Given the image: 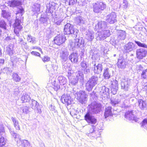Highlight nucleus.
Instances as JSON below:
<instances>
[{
	"instance_id": "f257e3e1",
	"label": "nucleus",
	"mask_w": 147,
	"mask_h": 147,
	"mask_svg": "<svg viewBox=\"0 0 147 147\" xmlns=\"http://www.w3.org/2000/svg\"><path fill=\"white\" fill-rule=\"evenodd\" d=\"M24 12V9L21 8L17 11V12L16 13V19L14 24V32L18 36H20L19 33L23 28V27L21 24L23 21V17H22V16Z\"/></svg>"
},
{
	"instance_id": "f03ea898",
	"label": "nucleus",
	"mask_w": 147,
	"mask_h": 147,
	"mask_svg": "<svg viewBox=\"0 0 147 147\" xmlns=\"http://www.w3.org/2000/svg\"><path fill=\"white\" fill-rule=\"evenodd\" d=\"M78 30L75 29L74 26L69 23H67L65 26L63 30L65 34H73L74 37H76L78 34Z\"/></svg>"
},
{
	"instance_id": "7ed1b4c3",
	"label": "nucleus",
	"mask_w": 147,
	"mask_h": 147,
	"mask_svg": "<svg viewBox=\"0 0 147 147\" xmlns=\"http://www.w3.org/2000/svg\"><path fill=\"white\" fill-rule=\"evenodd\" d=\"M69 83L70 84L75 85L77 83L79 80L81 83L84 82V74L83 73L79 71L77 74L76 78L74 76L69 77Z\"/></svg>"
},
{
	"instance_id": "20e7f679",
	"label": "nucleus",
	"mask_w": 147,
	"mask_h": 147,
	"mask_svg": "<svg viewBox=\"0 0 147 147\" xmlns=\"http://www.w3.org/2000/svg\"><path fill=\"white\" fill-rule=\"evenodd\" d=\"M98 77L95 76H92L86 84V89L88 91H90L93 87L96 85L98 82Z\"/></svg>"
},
{
	"instance_id": "39448f33",
	"label": "nucleus",
	"mask_w": 147,
	"mask_h": 147,
	"mask_svg": "<svg viewBox=\"0 0 147 147\" xmlns=\"http://www.w3.org/2000/svg\"><path fill=\"white\" fill-rule=\"evenodd\" d=\"M89 111L93 114H97L100 112L102 108L100 104L93 102L89 105Z\"/></svg>"
},
{
	"instance_id": "423d86ee",
	"label": "nucleus",
	"mask_w": 147,
	"mask_h": 147,
	"mask_svg": "<svg viewBox=\"0 0 147 147\" xmlns=\"http://www.w3.org/2000/svg\"><path fill=\"white\" fill-rule=\"evenodd\" d=\"M106 7V5L102 2H97L94 4L93 9L94 11L98 13L104 10Z\"/></svg>"
},
{
	"instance_id": "0eeeda50",
	"label": "nucleus",
	"mask_w": 147,
	"mask_h": 147,
	"mask_svg": "<svg viewBox=\"0 0 147 147\" xmlns=\"http://www.w3.org/2000/svg\"><path fill=\"white\" fill-rule=\"evenodd\" d=\"M28 103L30 106L37 113L40 114L41 113V111L40 109L39 104L37 101L32 99L30 100Z\"/></svg>"
},
{
	"instance_id": "6e6552de",
	"label": "nucleus",
	"mask_w": 147,
	"mask_h": 147,
	"mask_svg": "<svg viewBox=\"0 0 147 147\" xmlns=\"http://www.w3.org/2000/svg\"><path fill=\"white\" fill-rule=\"evenodd\" d=\"M77 99L82 104L85 103L87 100V95L85 91H80L77 94Z\"/></svg>"
},
{
	"instance_id": "1a4fd4ad",
	"label": "nucleus",
	"mask_w": 147,
	"mask_h": 147,
	"mask_svg": "<svg viewBox=\"0 0 147 147\" xmlns=\"http://www.w3.org/2000/svg\"><path fill=\"white\" fill-rule=\"evenodd\" d=\"M66 40L65 36L62 35H57L54 38V41L55 44L60 46L63 44Z\"/></svg>"
},
{
	"instance_id": "9d476101",
	"label": "nucleus",
	"mask_w": 147,
	"mask_h": 147,
	"mask_svg": "<svg viewBox=\"0 0 147 147\" xmlns=\"http://www.w3.org/2000/svg\"><path fill=\"white\" fill-rule=\"evenodd\" d=\"M134 113L133 111H128L125 114V117L129 120H134L137 122L138 121L139 119L134 115Z\"/></svg>"
},
{
	"instance_id": "9b49d317",
	"label": "nucleus",
	"mask_w": 147,
	"mask_h": 147,
	"mask_svg": "<svg viewBox=\"0 0 147 147\" xmlns=\"http://www.w3.org/2000/svg\"><path fill=\"white\" fill-rule=\"evenodd\" d=\"M107 28V23L105 21L99 22L97 25L95 26V29L98 32L106 30Z\"/></svg>"
},
{
	"instance_id": "f8f14e48",
	"label": "nucleus",
	"mask_w": 147,
	"mask_h": 147,
	"mask_svg": "<svg viewBox=\"0 0 147 147\" xmlns=\"http://www.w3.org/2000/svg\"><path fill=\"white\" fill-rule=\"evenodd\" d=\"M111 35L110 30H105L99 32L98 37L100 40H103Z\"/></svg>"
},
{
	"instance_id": "ddd939ff",
	"label": "nucleus",
	"mask_w": 147,
	"mask_h": 147,
	"mask_svg": "<svg viewBox=\"0 0 147 147\" xmlns=\"http://www.w3.org/2000/svg\"><path fill=\"white\" fill-rule=\"evenodd\" d=\"M136 53L137 57L139 59H142L146 56L147 52L144 49L141 48L137 50Z\"/></svg>"
},
{
	"instance_id": "4468645a",
	"label": "nucleus",
	"mask_w": 147,
	"mask_h": 147,
	"mask_svg": "<svg viewBox=\"0 0 147 147\" xmlns=\"http://www.w3.org/2000/svg\"><path fill=\"white\" fill-rule=\"evenodd\" d=\"M138 106L140 109L142 111H146L147 110V102L145 100L142 99L138 100Z\"/></svg>"
},
{
	"instance_id": "2eb2a0df",
	"label": "nucleus",
	"mask_w": 147,
	"mask_h": 147,
	"mask_svg": "<svg viewBox=\"0 0 147 147\" xmlns=\"http://www.w3.org/2000/svg\"><path fill=\"white\" fill-rule=\"evenodd\" d=\"M115 13L114 12H112L107 16V21L110 24H113L117 21Z\"/></svg>"
},
{
	"instance_id": "dca6fc26",
	"label": "nucleus",
	"mask_w": 147,
	"mask_h": 147,
	"mask_svg": "<svg viewBox=\"0 0 147 147\" xmlns=\"http://www.w3.org/2000/svg\"><path fill=\"white\" fill-rule=\"evenodd\" d=\"M100 94L104 98H107L109 95V89L105 86H102L100 91Z\"/></svg>"
},
{
	"instance_id": "f3484780",
	"label": "nucleus",
	"mask_w": 147,
	"mask_h": 147,
	"mask_svg": "<svg viewBox=\"0 0 147 147\" xmlns=\"http://www.w3.org/2000/svg\"><path fill=\"white\" fill-rule=\"evenodd\" d=\"M130 83V79L127 78L122 79L121 84L122 88L125 90H127L129 88Z\"/></svg>"
},
{
	"instance_id": "a211bd4d",
	"label": "nucleus",
	"mask_w": 147,
	"mask_h": 147,
	"mask_svg": "<svg viewBox=\"0 0 147 147\" xmlns=\"http://www.w3.org/2000/svg\"><path fill=\"white\" fill-rule=\"evenodd\" d=\"M61 100L63 103H66L67 105L71 103V99L69 94H64L62 96Z\"/></svg>"
},
{
	"instance_id": "6ab92c4d",
	"label": "nucleus",
	"mask_w": 147,
	"mask_h": 147,
	"mask_svg": "<svg viewBox=\"0 0 147 147\" xmlns=\"http://www.w3.org/2000/svg\"><path fill=\"white\" fill-rule=\"evenodd\" d=\"M92 63L93 64H94V73L97 74L100 73L102 70V64L100 63H99L96 66L95 61H92Z\"/></svg>"
},
{
	"instance_id": "aec40b11",
	"label": "nucleus",
	"mask_w": 147,
	"mask_h": 147,
	"mask_svg": "<svg viewBox=\"0 0 147 147\" xmlns=\"http://www.w3.org/2000/svg\"><path fill=\"white\" fill-rule=\"evenodd\" d=\"M124 49L127 52H129L135 49V45L131 42H129L126 44L124 46Z\"/></svg>"
},
{
	"instance_id": "412c9836",
	"label": "nucleus",
	"mask_w": 147,
	"mask_h": 147,
	"mask_svg": "<svg viewBox=\"0 0 147 147\" xmlns=\"http://www.w3.org/2000/svg\"><path fill=\"white\" fill-rule=\"evenodd\" d=\"M78 56L77 53H73L69 56V59L74 63H76L78 61Z\"/></svg>"
},
{
	"instance_id": "4be33fe9",
	"label": "nucleus",
	"mask_w": 147,
	"mask_h": 147,
	"mask_svg": "<svg viewBox=\"0 0 147 147\" xmlns=\"http://www.w3.org/2000/svg\"><path fill=\"white\" fill-rule=\"evenodd\" d=\"M126 37V33L125 31L120 30L118 32L117 40L119 42L124 40Z\"/></svg>"
},
{
	"instance_id": "5701e85b",
	"label": "nucleus",
	"mask_w": 147,
	"mask_h": 147,
	"mask_svg": "<svg viewBox=\"0 0 147 147\" xmlns=\"http://www.w3.org/2000/svg\"><path fill=\"white\" fill-rule=\"evenodd\" d=\"M94 33L93 32L88 31L87 32L85 38L88 40L92 41L94 38Z\"/></svg>"
},
{
	"instance_id": "b1692460",
	"label": "nucleus",
	"mask_w": 147,
	"mask_h": 147,
	"mask_svg": "<svg viewBox=\"0 0 147 147\" xmlns=\"http://www.w3.org/2000/svg\"><path fill=\"white\" fill-rule=\"evenodd\" d=\"M11 119L13 122V125L16 129L17 130H20V127L18 120L16 118L13 117H11Z\"/></svg>"
},
{
	"instance_id": "393cba45",
	"label": "nucleus",
	"mask_w": 147,
	"mask_h": 147,
	"mask_svg": "<svg viewBox=\"0 0 147 147\" xmlns=\"http://www.w3.org/2000/svg\"><path fill=\"white\" fill-rule=\"evenodd\" d=\"M112 115V107L109 106L106 107L105 110L104 116L105 118H107L109 116Z\"/></svg>"
},
{
	"instance_id": "a878e982",
	"label": "nucleus",
	"mask_w": 147,
	"mask_h": 147,
	"mask_svg": "<svg viewBox=\"0 0 147 147\" xmlns=\"http://www.w3.org/2000/svg\"><path fill=\"white\" fill-rule=\"evenodd\" d=\"M117 65L119 68L124 69L126 66L125 62L123 59H118Z\"/></svg>"
},
{
	"instance_id": "bb28decb",
	"label": "nucleus",
	"mask_w": 147,
	"mask_h": 147,
	"mask_svg": "<svg viewBox=\"0 0 147 147\" xmlns=\"http://www.w3.org/2000/svg\"><path fill=\"white\" fill-rule=\"evenodd\" d=\"M11 134L12 136L15 139V140L18 143L19 142L21 141V138L20 135L13 131H11Z\"/></svg>"
},
{
	"instance_id": "cd10ccee",
	"label": "nucleus",
	"mask_w": 147,
	"mask_h": 147,
	"mask_svg": "<svg viewBox=\"0 0 147 147\" xmlns=\"http://www.w3.org/2000/svg\"><path fill=\"white\" fill-rule=\"evenodd\" d=\"M0 133V147H4L6 142V139Z\"/></svg>"
},
{
	"instance_id": "c85d7f7f",
	"label": "nucleus",
	"mask_w": 147,
	"mask_h": 147,
	"mask_svg": "<svg viewBox=\"0 0 147 147\" xmlns=\"http://www.w3.org/2000/svg\"><path fill=\"white\" fill-rule=\"evenodd\" d=\"M69 53L67 51H63L60 55L61 58L64 61H66L68 59V57Z\"/></svg>"
},
{
	"instance_id": "c756f323",
	"label": "nucleus",
	"mask_w": 147,
	"mask_h": 147,
	"mask_svg": "<svg viewBox=\"0 0 147 147\" xmlns=\"http://www.w3.org/2000/svg\"><path fill=\"white\" fill-rule=\"evenodd\" d=\"M76 22L78 24L80 25L84 24L86 21L84 18L81 16H79L76 18Z\"/></svg>"
},
{
	"instance_id": "7c9ffc66",
	"label": "nucleus",
	"mask_w": 147,
	"mask_h": 147,
	"mask_svg": "<svg viewBox=\"0 0 147 147\" xmlns=\"http://www.w3.org/2000/svg\"><path fill=\"white\" fill-rule=\"evenodd\" d=\"M1 15L3 18L8 19L10 18L11 13L7 11L3 10L2 11Z\"/></svg>"
},
{
	"instance_id": "2f4dec72",
	"label": "nucleus",
	"mask_w": 147,
	"mask_h": 147,
	"mask_svg": "<svg viewBox=\"0 0 147 147\" xmlns=\"http://www.w3.org/2000/svg\"><path fill=\"white\" fill-rule=\"evenodd\" d=\"M13 45L9 44L6 47V52L7 53L10 55L13 54Z\"/></svg>"
},
{
	"instance_id": "473e14b6",
	"label": "nucleus",
	"mask_w": 147,
	"mask_h": 147,
	"mask_svg": "<svg viewBox=\"0 0 147 147\" xmlns=\"http://www.w3.org/2000/svg\"><path fill=\"white\" fill-rule=\"evenodd\" d=\"M75 41L77 48L79 47L81 45L84 43V40L82 38H76L75 39Z\"/></svg>"
},
{
	"instance_id": "72a5a7b5",
	"label": "nucleus",
	"mask_w": 147,
	"mask_h": 147,
	"mask_svg": "<svg viewBox=\"0 0 147 147\" xmlns=\"http://www.w3.org/2000/svg\"><path fill=\"white\" fill-rule=\"evenodd\" d=\"M58 80L61 85H64L67 83L66 78L62 76H59L58 78Z\"/></svg>"
},
{
	"instance_id": "f704fd0d",
	"label": "nucleus",
	"mask_w": 147,
	"mask_h": 147,
	"mask_svg": "<svg viewBox=\"0 0 147 147\" xmlns=\"http://www.w3.org/2000/svg\"><path fill=\"white\" fill-rule=\"evenodd\" d=\"M21 100L22 101V102H28L30 100V98L29 95L27 94H25L21 98Z\"/></svg>"
},
{
	"instance_id": "c9c22d12",
	"label": "nucleus",
	"mask_w": 147,
	"mask_h": 147,
	"mask_svg": "<svg viewBox=\"0 0 147 147\" xmlns=\"http://www.w3.org/2000/svg\"><path fill=\"white\" fill-rule=\"evenodd\" d=\"M51 78H50V79ZM53 85L54 86L53 89L54 90L57 91L60 88V85L59 84H56L55 80L54 78H53V80H50V81H51Z\"/></svg>"
},
{
	"instance_id": "e433bc0d",
	"label": "nucleus",
	"mask_w": 147,
	"mask_h": 147,
	"mask_svg": "<svg viewBox=\"0 0 147 147\" xmlns=\"http://www.w3.org/2000/svg\"><path fill=\"white\" fill-rule=\"evenodd\" d=\"M94 127H92V129H91L90 133V134H88V136H90V138L92 139L93 138L96 137L97 136L96 134V131L94 130Z\"/></svg>"
},
{
	"instance_id": "4c0bfd02",
	"label": "nucleus",
	"mask_w": 147,
	"mask_h": 147,
	"mask_svg": "<svg viewBox=\"0 0 147 147\" xmlns=\"http://www.w3.org/2000/svg\"><path fill=\"white\" fill-rule=\"evenodd\" d=\"M12 77L13 80L16 82H19L21 78L17 73H13Z\"/></svg>"
},
{
	"instance_id": "58836bf2",
	"label": "nucleus",
	"mask_w": 147,
	"mask_h": 147,
	"mask_svg": "<svg viewBox=\"0 0 147 147\" xmlns=\"http://www.w3.org/2000/svg\"><path fill=\"white\" fill-rule=\"evenodd\" d=\"M32 11L35 12V13H37L40 11V5L39 4L36 3L35 4L33 5L32 8Z\"/></svg>"
},
{
	"instance_id": "ea45409f",
	"label": "nucleus",
	"mask_w": 147,
	"mask_h": 147,
	"mask_svg": "<svg viewBox=\"0 0 147 147\" xmlns=\"http://www.w3.org/2000/svg\"><path fill=\"white\" fill-rule=\"evenodd\" d=\"M85 119L88 123H91L90 119L92 117H94L90 113H87L85 116Z\"/></svg>"
},
{
	"instance_id": "a19ab883",
	"label": "nucleus",
	"mask_w": 147,
	"mask_h": 147,
	"mask_svg": "<svg viewBox=\"0 0 147 147\" xmlns=\"http://www.w3.org/2000/svg\"><path fill=\"white\" fill-rule=\"evenodd\" d=\"M28 41L31 43H35L36 42V38L31 35H28L27 38Z\"/></svg>"
},
{
	"instance_id": "79ce46f5",
	"label": "nucleus",
	"mask_w": 147,
	"mask_h": 147,
	"mask_svg": "<svg viewBox=\"0 0 147 147\" xmlns=\"http://www.w3.org/2000/svg\"><path fill=\"white\" fill-rule=\"evenodd\" d=\"M110 74L109 73V69L107 68L105 69L103 73V76L104 78L105 79H108L110 78Z\"/></svg>"
},
{
	"instance_id": "37998d69",
	"label": "nucleus",
	"mask_w": 147,
	"mask_h": 147,
	"mask_svg": "<svg viewBox=\"0 0 147 147\" xmlns=\"http://www.w3.org/2000/svg\"><path fill=\"white\" fill-rule=\"evenodd\" d=\"M9 3L10 6L12 7H13L17 6H18L20 4V2H18L17 1L15 0H13L9 1Z\"/></svg>"
},
{
	"instance_id": "c03bdc74",
	"label": "nucleus",
	"mask_w": 147,
	"mask_h": 147,
	"mask_svg": "<svg viewBox=\"0 0 147 147\" xmlns=\"http://www.w3.org/2000/svg\"><path fill=\"white\" fill-rule=\"evenodd\" d=\"M69 45L70 46L71 49L73 50L75 49V48H76V45L75 41V39L72 40H70L69 42Z\"/></svg>"
},
{
	"instance_id": "a18cd8bd",
	"label": "nucleus",
	"mask_w": 147,
	"mask_h": 147,
	"mask_svg": "<svg viewBox=\"0 0 147 147\" xmlns=\"http://www.w3.org/2000/svg\"><path fill=\"white\" fill-rule=\"evenodd\" d=\"M21 144L24 147H31L30 143L26 140H23L21 141Z\"/></svg>"
},
{
	"instance_id": "49530a36",
	"label": "nucleus",
	"mask_w": 147,
	"mask_h": 147,
	"mask_svg": "<svg viewBox=\"0 0 147 147\" xmlns=\"http://www.w3.org/2000/svg\"><path fill=\"white\" fill-rule=\"evenodd\" d=\"M119 102L120 101L118 99L112 98L111 100V103L114 106H116L117 105L119 104Z\"/></svg>"
},
{
	"instance_id": "de8ad7c7",
	"label": "nucleus",
	"mask_w": 147,
	"mask_h": 147,
	"mask_svg": "<svg viewBox=\"0 0 147 147\" xmlns=\"http://www.w3.org/2000/svg\"><path fill=\"white\" fill-rule=\"evenodd\" d=\"M0 27L5 30L6 29V24L3 20H0Z\"/></svg>"
},
{
	"instance_id": "09e8293b",
	"label": "nucleus",
	"mask_w": 147,
	"mask_h": 147,
	"mask_svg": "<svg viewBox=\"0 0 147 147\" xmlns=\"http://www.w3.org/2000/svg\"><path fill=\"white\" fill-rule=\"evenodd\" d=\"M63 20L61 18H56L54 20V23L57 25H60Z\"/></svg>"
},
{
	"instance_id": "8fccbe9b",
	"label": "nucleus",
	"mask_w": 147,
	"mask_h": 147,
	"mask_svg": "<svg viewBox=\"0 0 147 147\" xmlns=\"http://www.w3.org/2000/svg\"><path fill=\"white\" fill-rule=\"evenodd\" d=\"M20 110L21 113H27L29 112L28 108L27 107H21L19 111Z\"/></svg>"
},
{
	"instance_id": "3c124183",
	"label": "nucleus",
	"mask_w": 147,
	"mask_h": 147,
	"mask_svg": "<svg viewBox=\"0 0 147 147\" xmlns=\"http://www.w3.org/2000/svg\"><path fill=\"white\" fill-rule=\"evenodd\" d=\"M51 67L52 69H51L50 71L49 70H48L49 71V72L50 71L52 74H53L56 73L57 69V67L54 64L52 65H51Z\"/></svg>"
},
{
	"instance_id": "603ef678",
	"label": "nucleus",
	"mask_w": 147,
	"mask_h": 147,
	"mask_svg": "<svg viewBox=\"0 0 147 147\" xmlns=\"http://www.w3.org/2000/svg\"><path fill=\"white\" fill-rule=\"evenodd\" d=\"M112 88H115V90L117 89L118 88V82L116 80H113L112 83Z\"/></svg>"
},
{
	"instance_id": "864d4df0",
	"label": "nucleus",
	"mask_w": 147,
	"mask_h": 147,
	"mask_svg": "<svg viewBox=\"0 0 147 147\" xmlns=\"http://www.w3.org/2000/svg\"><path fill=\"white\" fill-rule=\"evenodd\" d=\"M141 77L144 79H147V69L143 71L141 74Z\"/></svg>"
},
{
	"instance_id": "5fc2aeb1",
	"label": "nucleus",
	"mask_w": 147,
	"mask_h": 147,
	"mask_svg": "<svg viewBox=\"0 0 147 147\" xmlns=\"http://www.w3.org/2000/svg\"><path fill=\"white\" fill-rule=\"evenodd\" d=\"M77 1V0H65V3L69 5H73Z\"/></svg>"
},
{
	"instance_id": "6e6d98bb",
	"label": "nucleus",
	"mask_w": 147,
	"mask_h": 147,
	"mask_svg": "<svg viewBox=\"0 0 147 147\" xmlns=\"http://www.w3.org/2000/svg\"><path fill=\"white\" fill-rule=\"evenodd\" d=\"M135 43L137 45L140 47H143L144 48H147V45L146 44L141 43L139 41H136L135 40Z\"/></svg>"
},
{
	"instance_id": "4d7b16f0",
	"label": "nucleus",
	"mask_w": 147,
	"mask_h": 147,
	"mask_svg": "<svg viewBox=\"0 0 147 147\" xmlns=\"http://www.w3.org/2000/svg\"><path fill=\"white\" fill-rule=\"evenodd\" d=\"M16 61H17L16 62V63H15V64H13V67H15L18 66V65H20V63L22 61L20 58H17V59H16Z\"/></svg>"
},
{
	"instance_id": "13d9d810",
	"label": "nucleus",
	"mask_w": 147,
	"mask_h": 147,
	"mask_svg": "<svg viewBox=\"0 0 147 147\" xmlns=\"http://www.w3.org/2000/svg\"><path fill=\"white\" fill-rule=\"evenodd\" d=\"M16 59H17V57H11V63H10V65H11V64L12 65V67H13V64H15L16 63V62L17 61H16Z\"/></svg>"
},
{
	"instance_id": "bf43d9fd",
	"label": "nucleus",
	"mask_w": 147,
	"mask_h": 147,
	"mask_svg": "<svg viewBox=\"0 0 147 147\" xmlns=\"http://www.w3.org/2000/svg\"><path fill=\"white\" fill-rule=\"evenodd\" d=\"M91 123H88L89 124L91 125L92 126H93L92 125L96 123L97 121V120L94 117H92L91 119H90Z\"/></svg>"
},
{
	"instance_id": "052dcab7",
	"label": "nucleus",
	"mask_w": 147,
	"mask_h": 147,
	"mask_svg": "<svg viewBox=\"0 0 147 147\" xmlns=\"http://www.w3.org/2000/svg\"><path fill=\"white\" fill-rule=\"evenodd\" d=\"M19 43L21 45L22 47H24L26 49L27 48V43L26 42L24 41L22 39L20 40Z\"/></svg>"
},
{
	"instance_id": "680f3d73",
	"label": "nucleus",
	"mask_w": 147,
	"mask_h": 147,
	"mask_svg": "<svg viewBox=\"0 0 147 147\" xmlns=\"http://www.w3.org/2000/svg\"><path fill=\"white\" fill-rule=\"evenodd\" d=\"M81 66L82 68L84 69H85L87 67V64H86V62L83 61L81 63Z\"/></svg>"
},
{
	"instance_id": "e2e57ef3",
	"label": "nucleus",
	"mask_w": 147,
	"mask_h": 147,
	"mask_svg": "<svg viewBox=\"0 0 147 147\" xmlns=\"http://www.w3.org/2000/svg\"><path fill=\"white\" fill-rule=\"evenodd\" d=\"M5 129L3 125H0V133H1V135H5Z\"/></svg>"
},
{
	"instance_id": "0e129e2a",
	"label": "nucleus",
	"mask_w": 147,
	"mask_h": 147,
	"mask_svg": "<svg viewBox=\"0 0 147 147\" xmlns=\"http://www.w3.org/2000/svg\"><path fill=\"white\" fill-rule=\"evenodd\" d=\"M42 61L45 62L47 61H48L50 60V58L47 56H45L42 59Z\"/></svg>"
},
{
	"instance_id": "69168bd1",
	"label": "nucleus",
	"mask_w": 147,
	"mask_h": 147,
	"mask_svg": "<svg viewBox=\"0 0 147 147\" xmlns=\"http://www.w3.org/2000/svg\"><path fill=\"white\" fill-rule=\"evenodd\" d=\"M147 125V119H144L142 122L141 126L144 127V128L145 127H146Z\"/></svg>"
},
{
	"instance_id": "338daca9",
	"label": "nucleus",
	"mask_w": 147,
	"mask_h": 147,
	"mask_svg": "<svg viewBox=\"0 0 147 147\" xmlns=\"http://www.w3.org/2000/svg\"><path fill=\"white\" fill-rule=\"evenodd\" d=\"M31 54L33 55L36 56L40 57V55L39 53L36 51H33L31 52Z\"/></svg>"
},
{
	"instance_id": "774afa93",
	"label": "nucleus",
	"mask_w": 147,
	"mask_h": 147,
	"mask_svg": "<svg viewBox=\"0 0 147 147\" xmlns=\"http://www.w3.org/2000/svg\"><path fill=\"white\" fill-rule=\"evenodd\" d=\"M40 21L42 23H44L47 21V19L45 18L41 17L40 20Z\"/></svg>"
}]
</instances>
